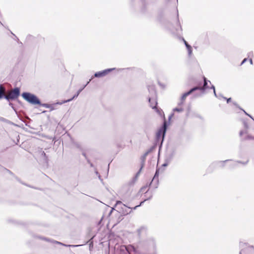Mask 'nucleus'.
Listing matches in <instances>:
<instances>
[{
  "label": "nucleus",
  "mask_w": 254,
  "mask_h": 254,
  "mask_svg": "<svg viewBox=\"0 0 254 254\" xmlns=\"http://www.w3.org/2000/svg\"><path fill=\"white\" fill-rule=\"evenodd\" d=\"M166 123H165L164 124L163 127L162 128L160 129L156 134V137L158 140L160 139L161 137H162V138H163L166 131Z\"/></svg>",
  "instance_id": "nucleus-5"
},
{
  "label": "nucleus",
  "mask_w": 254,
  "mask_h": 254,
  "mask_svg": "<svg viewBox=\"0 0 254 254\" xmlns=\"http://www.w3.org/2000/svg\"><path fill=\"white\" fill-rule=\"evenodd\" d=\"M19 89L18 88H15L10 90L6 94H5V98L7 100H14L19 96Z\"/></svg>",
  "instance_id": "nucleus-3"
},
{
  "label": "nucleus",
  "mask_w": 254,
  "mask_h": 254,
  "mask_svg": "<svg viewBox=\"0 0 254 254\" xmlns=\"http://www.w3.org/2000/svg\"><path fill=\"white\" fill-rule=\"evenodd\" d=\"M146 188H147V187L142 188H141V191H143V190L145 189H146Z\"/></svg>",
  "instance_id": "nucleus-14"
},
{
  "label": "nucleus",
  "mask_w": 254,
  "mask_h": 254,
  "mask_svg": "<svg viewBox=\"0 0 254 254\" xmlns=\"http://www.w3.org/2000/svg\"><path fill=\"white\" fill-rule=\"evenodd\" d=\"M203 85L202 86V84H199L197 86L194 87V88L190 89L189 91L184 93L182 97H181V103L183 104L184 102L186 100L187 97L189 96L190 94L192 93L193 92L196 90H200V91H203L206 87V86L207 85V82L206 80V78L205 77H203Z\"/></svg>",
  "instance_id": "nucleus-1"
},
{
  "label": "nucleus",
  "mask_w": 254,
  "mask_h": 254,
  "mask_svg": "<svg viewBox=\"0 0 254 254\" xmlns=\"http://www.w3.org/2000/svg\"><path fill=\"white\" fill-rule=\"evenodd\" d=\"M5 89L1 85H0V99L5 98Z\"/></svg>",
  "instance_id": "nucleus-8"
},
{
  "label": "nucleus",
  "mask_w": 254,
  "mask_h": 254,
  "mask_svg": "<svg viewBox=\"0 0 254 254\" xmlns=\"http://www.w3.org/2000/svg\"><path fill=\"white\" fill-rule=\"evenodd\" d=\"M149 102L150 104V106L152 109H155L156 111L159 112L158 109H157L156 106L157 105V102L155 99H149Z\"/></svg>",
  "instance_id": "nucleus-7"
},
{
  "label": "nucleus",
  "mask_w": 254,
  "mask_h": 254,
  "mask_svg": "<svg viewBox=\"0 0 254 254\" xmlns=\"http://www.w3.org/2000/svg\"><path fill=\"white\" fill-rule=\"evenodd\" d=\"M185 44L186 46L187 47L188 50L190 51V52H191V47L188 44V43L186 41H184Z\"/></svg>",
  "instance_id": "nucleus-9"
},
{
  "label": "nucleus",
  "mask_w": 254,
  "mask_h": 254,
  "mask_svg": "<svg viewBox=\"0 0 254 254\" xmlns=\"http://www.w3.org/2000/svg\"><path fill=\"white\" fill-rule=\"evenodd\" d=\"M121 203V201H118L117 202V204Z\"/></svg>",
  "instance_id": "nucleus-16"
},
{
  "label": "nucleus",
  "mask_w": 254,
  "mask_h": 254,
  "mask_svg": "<svg viewBox=\"0 0 254 254\" xmlns=\"http://www.w3.org/2000/svg\"><path fill=\"white\" fill-rule=\"evenodd\" d=\"M247 59H244V60L242 61L241 64H243L246 61H247Z\"/></svg>",
  "instance_id": "nucleus-12"
},
{
  "label": "nucleus",
  "mask_w": 254,
  "mask_h": 254,
  "mask_svg": "<svg viewBox=\"0 0 254 254\" xmlns=\"http://www.w3.org/2000/svg\"><path fill=\"white\" fill-rule=\"evenodd\" d=\"M23 98L26 101L34 105H40V101L34 95L29 93H23L22 95Z\"/></svg>",
  "instance_id": "nucleus-2"
},
{
  "label": "nucleus",
  "mask_w": 254,
  "mask_h": 254,
  "mask_svg": "<svg viewBox=\"0 0 254 254\" xmlns=\"http://www.w3.org/2000/svg\"><path fill=\"white\" fill-rule=\"evenodd\" d=\"M174 111L180 112V111H182V109H178V108H176V109H174Z\"/></svg>",
  "instance_id": "nucleus-11"
},
{
  "label": "nucleus",
  "mask_w": 254,
  "mask_h": 254,
  "mask_svg": "<svg viewBox=\"0 0 254 254\" xmlns=\"http://www.w3.org/2000/svg\"><path fill=\"white\" fill-rule=\"evenodd\" d=\"M79 94V92H77L76 94L74 95L72 98H71L70 99H67L66 100H65L64 101H63L62 102H61V103H57L56 104H52V105H50V104H44L43 105V106L47 108H49L50 109V111H53L55 109H56V108H55V105H57V104H62L63 103H66V102H69L71 100H72L74 98L78 96Z\"/></svg>",
  "instance_id": "nucleus-4"
},
{
  "label": "nucleus",
  "mask_w": 254,
  "mask_h": 254,
  "mask_svg": "<svg viewBox=\"0 0 254 254\" xmlns=\"http://www.w3.org/2000/svg\"><path fill=\"white\" fill-rule=\"evenodd\" d=\"M250 63H251V64H253V61H252V59H251V60H250Z\"/></svg>",
  "instance_id": "nucleus-17"
},
{
  "label": "nucleus",
  "mask_w": 254,
  "mask_h": 254,
  "mask_svg": "<svg viewBox=\"0 0 254 254\" xmlns=\"http://www.w3.org/2000/svg\"><path fill=\"white\" fill-rule=\"evenodd\" d=\"M113 69H112V68H110V69H105L103 71L96 72L95 73L94 76L96 77H100L104 76L106 75L107 74H108Z\"/></svg>",
  "instance_id": "nucleus-6"
},
{
  "label": "nucleus",
  "mask_w": 254,
  "mask_h": 254,
  "mask_svg": "<svg viewBox=\"0 0 254 254\" xmlns=\"http://www.w3.org/2000/svg\"><path fill=\"white\" fill-rule=\"evenodd\" d=\"M231 101V98H229V99L227 100V103L230 102Z\"/></svg>",
  "instance_id": "nucleus-13"
},
{
  "label": "nucleus",
  "mask_w": 254,
  "mask_h": 254,
  "mask_svg": "<svg viewBox=\"0 0 254 254\" xmlns=\"http://www.w3.org/2000/svg\"><path fill=\"white\" fill-rule=\"evenodd\" d=\"M143 202H144V201L141 202L140 203L139 205H137L135 206V207H134L133 209H135L137 207L140 206Z\"/></svg>",
  "instance_id": "nucleus-10"
},
{
  "label": "nucleus",
  "mask_w": 254,
  "mask_h": 254,
  "mask_svg": "<svg viewBox=\"0 0 254 254\" xmlns=\"http://www.w3.org/2000/svg\"><path fill=\"white\" fill-rule=\"evenodd\" d=\"M157 174H158V171H157L156 172V173H155V177L157 175Z\"/></svg>",
  "instance_id": "nucleus-15"
}]
</instances>
